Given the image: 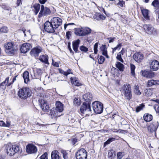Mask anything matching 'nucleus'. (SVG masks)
Listing matches in <instances>:
<instances>
[{
    "instance_id": "3c124183",
    "label": "nucleus",
    "mask_w": 159,
    "mask_h": 159,
    "mask_svg": "<svg viewBox=\"0 0 159 159\" xmlns=\"http://www.w3.org/2000/svg\"><path fill=\"white\" fill-rule=\"evenodd\" d=\"M116 58L117 60H118L119 61H121L122 62H123L124 61L121 57V55L120 54H117V56L116 57Z\"/></svg>"
},
{
    "instance_id": "f704fd0d",
    "label": "nucleus",
    "mask_w": 159,
    "mask_h": 159,
    "mask_svg": "<svg viewBox=\"0 0 159 159\" xmlns=\"http://www.w3.org/2000/svg\"><path fill=\"white\" fill-rule=\"evenodd\" d=\"M83 36L88 35L90 34L92 31L91 30L87 27H83Z\"/></svg>"
},
{
    "instance_id": "7c9ffc66",
    "label": "nucleus",
    "mask_w": 159,
    "mask_h": 159,
    "mask_svg": "<svg viewBox=\"0 0 159 159\" xmlns=\"http://www.w3.org/2000/svg\"><path fill=\"white\" fill-rule=\"evenodd\" d=\"M102 52L103 55L105 56L107 58H108L109 56L107 54V51L106 48V45H102L100 48Z\"/></svg>"
},
{
    "instance_id": "6e6d98bb",
    "label": "nucleus",
    "mask_w": 159,
    "mask_h": 159,
    "mask_svg": "<svg viewBox=\"0 0 159 159\" xmlns=\"http://www.w3.org/2000/svg\"><path fill=\"white\" fill-rule=\"evenodd\" d=\"M113 155H115L114 151L113 150H111L108 153V156L110 157H112Z\"/></svg>"
},
{
    "instance_id": "338daca9",
    "label": "nucleus",
    "mask_w": 159,
    "mask_h": 159,
    "mask_svg": "<svg viewBox=\"0 0 159 159\" xmlns=\"http://www.w3.org/2000/svg\"><path fill=\"white\" fill-rule=\"evenodd\" d=\"M6 127H9L11 125V122L9 121H6V124H5Z\"/></svg>"
},
{
    "instance_id": "aec40b11",
    "label": "nucleus",
    "mask_w": 159,
    "mask_h": 159,
    "mask_svg": "<svg viewBox=\"0 0 159 159\" xmlns=\"http://www.w3.org/2000/svg\"><path fill=\"white\" fill-rule=\"evenodd\" d=\"M75 34L79 36H83V27L78 28L75 29Z\"/></svg>"
},
{
    "instance_id": "1a4fd4ad",
    "label": "nucleus",
    "mask_w": 159,
    "mask_h": 159,
    "mask_svg": "<svg viewBox=\"0 0 159 159\" xmlns=\"http://www.w3.org/2000/svg\"><path fill=\"white\" fill-rule=\"evenodd\" d=\"M43 50L42 48L39 46H36L33 48L30 52L31 56H34L36 59L39 58V54Z\"/></svg>"
},
{
    "instance_id": "20e7f679",
    "label": "nucleus",
    "mask_w": 159,
    "mask_h": 159,
    "mask_svg": "<svg viewBox=\"0 0 159 159\" xmlns=\"http://www.w3.org/2000/svg\"><path fill=\"white\" fill-rule=\"evenodd\" d=\"M4 46L6 52L10 55L14 54L18 49L17 46L12 42L8 43Z\"/></svg>"
},
{
    "instance_id": "58836bf2",
    "label": "nucleus",
    "mask_w": 159,
    "mask_h": 159,
    "mask_svg": "<svg viewBox=\"0 0 159 159\" xmlns=\"http://www.w3.org/2000/svg\"><path fill=\"white\" fill-rule=\"evenodd\" d=\"M8 30V29L6 26H3L0 28V32L2 33H7V32Z\"/></svg>"
},
{
    "instance_id": "c03bdc74",
    "label": "nucleus",
    "mask_w": 159,
    "mask_h": 159,
    "mask_svg": "<svg viewBox=\"0 0 159 159\" xmlns=\"http://www.w3.org/2000/svg\"><path fill=\"white\" fill-rule=\"evenodd\" d=\"M61 152L63 155V157L64 159H67L68 157L67 156V153L66 151L64 150H61Z\"/></svg>"
},
{
    "instance_id": "8fccbe9b",
    "label": "nucleus",
    "mask_w": 159,
    "mask_h": 159,
    "mask_svg": "<svg viewBox=\"0 0 159 159\" xmlns=\"http://www.w3.org/2000/svg\"><path fill=\"white\" fill-rule=\"evenodd\" d=\"M98 43H96L94 45V53L95 54H97L98 52Z\"/></svg>"
},
{
    "instance_id": "864d4df0",
    "label": "nucleus",
    "mask_w": 159,
    "mask_h": 159,
    "mask_svg": "<svg viewBox=\"0 0 159 159\" xmlns=\"http://www.w3.org/2000/svg\"><path fill=\"white\" fill-rule=\"evenodd\" d=\"M20 31L21 32V31H22L24 33V36H26V34H27L28 35H30V30L27 31H26V32H25V30H20Z\"/></svg>"
},
{
    "instance_id": "603ef678",
    "label": "nucleus",
    "mask_w": 159,
    "mask_h": 159,
    "mask_svg": "<svg viewBox=\"0 0 159 159\" xmlns=\"http://www.w3.org/2000/svg\"><path fill=\"white\" fill-rule=\"evenodd\" d=\"M148 71L146 70H144L143 71H142V75L143 76L147 78L148 73Z\"/></svg>"
},
{
    "instance_id": "a211bd4d",
    "label": "nucleus",
    "mask_w": 159,
    "mask_h": 159,
    "mask_svg": "<svg viewBox=\"0 0 159 159\" xmlns=\"http://www.w3.org/2000/svg\"><path fill=\"white\" fill-rule=\"evenodd\" d=\"M143 29L148 34H151L154 30L153 27L150 24H144L143 26Z\"/></svg>"
},
{
    "instance_id": "a878e982",
    "label": "nucleus",
    "mask_w": 159,
    "mask_h": 159,
    "mask_svg": "<svg viewBox=\"0 0 159 159\" xmlns=\"http://www.w3.org/2000/svg\"><path fill=\"white\" fill-rule=\"evenodd\" d=\"M9 79V77H7L6 78L5 80L0 84V90L1 89L5 90L6 89V86L8 83Z\"/></svg>"
},
{
    "instance_id": "4c0bfd02",
    "label": "nucleus",
    "mask_w": 159,
    "mask_h": 159,
    "mask_svg": "<svg viewBox=\"0 0 159 159\" xmlns=\"http://www.w3.org/2000/svg\"><path fill=\"white\" fill-rule=\"evenodd\" d=\"M134 92L135 93L138 95H140L141 92L139 90V87L137 85H135L134 86Z\"/></svg>"
},
{
    "instance_id": "412c9836",
    "label": "nucleus",
    "mask_w": 159,
    "mask_h": 159,
    "mask_svg": "<svg viewBox=\"0 0 159 159\" xmlns=\"http://www.w3.org/2000/svg\"><path fill=\"white\" fill-rule=\"evenodd\" d=\"M156 85H159V80H150L148 81L147 87H150Z\"/></svg>"
},
{
    "instance_id": "ea45409f",
    "label": "nucleus",
    "mask_w": 159,
    "mask_h": 159,
    "mask_svg": "<svg viewBox=\"0 0 159 159\" xmlns=\"http://www.w3.org/2000/svg\"><path fill=\"white\" fill-rule=\"evenodd\" d=\"M130 67L131 70V73L133 76H134L135 75L134 70L135 68V66L133 64H130Z\"/></svg>"
},
{
    "instance_id": "de8ad7c7",
    "label": "nucleus",
    "mask_w": 159,
    "mask_h": 159,
    "mask_svg": "<svg viewBox=\"0 0 159 159\" xmlns=\"http://www.w3.org/2000/svg\"><path fill=\"white\" fill-rule=\"evenodd\" d=\"M80 49L81 51L85 52L88 51V48L84 46H80Z\"/></svg>"
},
{
    "instance_id": "49530a36",
    "label": "nucleus",
    "mask_w": 159,
    "mask_h": 159,
    "mask_svg": "<svg viewBox=\"0 0 159 159\" xmlns=\"http://www.w3.org/2000/svg\"><path fill=\"white\" fill-rule=\"evenodd\" d=\"M152 94V92L150 89L148 90L145 93L146 96H150Z\"/></svg>"
},
{
    "instance_id": "b1692460",
    "label": "nucleus",
    "mask_w": 159,
    "mask_h": 159,
    "mask_svg": "<svg viewBox=\"0 0 159 159\" xmlns=\"http://www.w3.org/2000/svg\"><path fill=\"white\" fill-rule=\"evenodd\" d=\"M70 80L71 83L75 86H79L82 84L79 82L78 79L75 77H71L70 78Z\"/></svg>"
},
{
    "instance_id": "2f4dec72",
    "label": "nucleus",
    "mask_w": 159,
    "mask_h": 159,
    "mask_svg": "<svg viewBox=\"0 0 159 159\" xmlns=\"http://www.w3.org/2000/svg\"><path fill=\"white\" fill-rule=\"evenodd\" d=\"M23 78L25 83H27L29 81V73L28 71H25L23 74Z\"/></svg>"
},
{
    "instance_id": "e433bc0d",
    "label": "nucleus",
    "mask_w": 159,
    "mask_h": 159,
    "mask_svg": "<svg viewBox=\"0 0 159 159\" xmlns=\"http://www.w3.org/2000/svg\"><path fill=\"white\" fill-rule=\"evenodd\" d=\"M33 7L35 10V14L37 15L39 11L40 5L39 4H35L33 5Z\"/></svg>"
},
{
    "instance_id": "c9c22d12",
    "label": "nucleus",
    "mask_w": 159,
    "mask_h": 159,
    "mask_svg": "<svg viewBox=\"0 0 159 159\" xmlns=\"http://www.w3.org/2000/svg\"><path fill=\"white\" fill-rule=\"evenodd\" d=\"M116 67L121 71H123L124 69V65L120 62H116Z\"/></svg>"
},
{
    "instance_id": "774afa93",
    "label": "nucleus",
    "mask_w": 159,
    "mask_h": 159,
    "mask_svg": "<svg viewBox=\"0 0 159 159\" xmlns=\"http://www.w3.org/2000/svg\"><path fill=\"white\" fill-rule=\"evenodd\" d=\"M39 2L42 4H44L47 1V0H38Z\"/></svg>"
},
{
    "instance_id": "423d86ee",
    "label": "nucleus",
    "mask_w": 159,
    "mask_h": 159,
    "mask_svg": "<svg viewBox=\"0 0 159 159\" xmlns=\"http://www.w3.org/2000/svg\"><path fill=\"white\" fill-rule=\"evenodd\" d=\"M6 149L7 154L9 156H12L17 152L20 150V148L19 146L18 145H11L7 146Z\"/></svg>"
},
{
    "instance_id": "393cba45",
    "label": "nucleus",
    "mask_w": 159,
    "mask_h": 159,
    "mask_svg": "<svg viewBox=\"0 0 159 159\" xmlns=\"http://www.w3.org/2000/svg\"><path fill=\"white\" fill-rule=\"evenodd\" d=\"M80 41L78 39L77 40L73 42L72 43L73 48L74 50L76 52H77L78 51V48L80 43Z\"/></svg>"
},
{
    "instance_id": "6ab92c4d",
    "label": "nucleus",
    "mask_w": 159,
    "mask_h": 159,
    "mask_svg": "<svg viewBox=\"0 0 159 159\" xmlns=\"http://www.w3.org/2000/svg\"><path fill=\"white\" fill-rule=\"evenodd\" d=\"M93 98V95L90 93H88L83 95V99L84 100L86 101L85 102H90L92 100Z\"/></svg>"
},
{
    "instance_id": "4be33fe9",
    "label": "nucleus",
    "mask_w": 159,
    "mask_h": 159,
    "mask_svg": "<svg viewBox=\"0 0 159 159\" xmlns=\"http://www.w3.org/2000/svg\"><path fill=\"white\" fill-rule=\"evenodd\" d=\"M56 107L55 109L59 112H62L63 110V105L59 101L57 102L56 103Z\"/></svg>"
},
{
    "instance_id": "0eeeda50",
    "label": "nucleus",
    "mask_w": 159,
    "mask_h": 159,
    "mask_svg": "<svg viewBox=\"0 0 159 159\" xmlns=\"http://www.w3.org/2000/svg\"><path fill=\"white\" fill-rule=\"evenodd\" d=\"M159 125V123L157 121H153L148 126L147 129L148 132L151 133H154V135H156V131Z\"/></svg>"
},
{
    "instance_id": "0e129e2a",
    "label": "nucleus",
    "mask_w": 159,
    "mask_h": 159,
    "mask_svg": "<svg viewBox=\"0 0 159 159\" xmlns=\"http://www.w3.org/2000/svg\"><path fill=\"white\" fill-rule=\"evenodd\" d=\"M123 156L122 153L120 152H118L117 154V157L119 159H121L122 158Z\"/></svg>"
},
{
    "instance_id": "6e6552de",
    "label": "nucleus",
    "mask_w": 159,
    "mask_h": 159,
    "mask_svg": "<svg viewBox=\"0 0 159 159\" xmlns=\"http://www.w3.org/2000/svg\"><path fill=\"white\" fill-rule=\"evenodd\" d=\"M75 155L77 159H86L87 152L84 149L81 148L76 152Z\"/></svg>"
},
{
    "instance_id": "052dcab7",
    "label": "nucleus",
    "mask_w": 159,
    "mask_h": 159,
    "mask_svg": "<svg viewBox=\"0 0 159 159\" xmlns=\"http://www.w3.org/2000/svg\"><path fill=\"white\" fill-rule=\"evenodd\" d=\"M115 39V38H108L107 39L109 40V43H111L113 42Z\"/></svg>"
},
{
    "instance_id": "79ce46f5",
    "label": "nucleus",
    "mask_w": 159,
    "mask_h": 159,
    "mask_svg": "<svg viewBox=\"0 0 159 159\" xmlns=\"http://www.w3.org/2000/svg\"><path fill=\"white\" fill-rule=\"evenodd\" d=\"M115 139L113 138H109L106 142L104 143V145H108L112 141H115Z\"/></svg>"
},
{
    "instance_id": "69168bd1",
    "label": "nucleus",
    "mask_w": 159,
    "mask_h": 159,
    "mask_svg": "<svg viewBox=\"0 0 159 159\" xmlns=\"http://www.w3.org/2000/svg\"><path fill=\"white\" fill-rule=\"evenodd\" d=\"M154 108L156 111V112L159 113V107L157 105L155 106L154 107Z\"/></svg>"
},
{
    "instance_id": "37998d69",
    "label": "nucleus",
    "mask_w": 159,
    "mask_h": 159,
    "mask_svg": "<svg viewBox=\"0 0 159 159\" xmlns=\"http://www.w3.org/2000/svg\"><path fill=\"white\" fill-rule=\"evenodd\" d=\"M73 103L75 105L77 106H79L81 103L80 100L76 98H74Z\"/></svg>"
},
{
    "instance_id": "f8f14e48",
    "label": "nucleus",
    "mask_w": 159,
    "mask_h": 159,
    "mask_svg": "<svg viewBox=\"0 0 159 159\" xmlns=\"http://www.w3.org/2000/svg\"><path fill=\"white\" fill-rule=\"evenodd\" d=\"M51 23H52L55 28L56 29L59 26L62 24V20L60 18L56 17L50 20Z\"/></svg>"
},
{
    "instance_id": "680f3d73",
    "label": "nucleus",
    "mask_w": 159,
    "mask_h": 159,
    "mask_svg": "<svg viewBox=\"0 0 159 159\" xmlns=\"http://www.w3.org/2000/svg\"><path fill=\"white\" fill-rule=\"evenodd\" d=\"M87 40L89 42H91L93 40V38L92 37H87Z\"/></svg>"
},
{
    "instance_id": "a19ab883",
    "label": "nucleus",
    "mask_w": 159,
    "mask_h": 159,
    "mask_svg": "<svg viewBox=\"0 0 159 159\" xmlns=\"http://www.w3.org/2000/svg\"><path fill=\"white\" fill-rule=\"evenodd\" d=\"M144 107V105L143 104H140L139 106L137 107L136 109V112H138L143 109Z\"/></svg>"
},
{
    "instance_id": "f257e3e1",
    "label": "nucleus",
    "mask_w": 159,
    "mask_h": 159,
    "mask_svg": "<svg viewBox=\"0 0 159 159\" xmlns=\"http://www.w3.org/2000/svg\"><path fill=\"white\" fill-rule=\"evenodd\" d=\"M80 111L81 113L85 114L86 116L91 115L92 110L90 107V102H84L80 107Z\"/></svg>"
},
{
    "instance_id": "4468645a",
    "label": "nucleus",
    "mask_w": 159,
    "mask_h": 159,
    "mask_svg": "<svg viewBox=\"0 0 159 159\" xmlns=\"http://www.w3.org/2000/svg\"><path fill=\"white\" fill-rule=\"evenodd\" d=\"M26 150L27 152L29 154L35 153L37 151L36 147L32 144H28L26 146Z\"/></svg>"
},
{
    "instance_id": "13d9d810",
    "label": "nucleus",
    "mask_w": 159,
    "mask_h": 159,
    "mask_svg": "<svg viewBox=\"0 0 159 159\" xmlns=\"http://www.w3.org/2000/svg\"><path fill=\"white\" fill-rule=\"evenodd\" d=\"M17 77V75L15 76L13 79L12 80L11 82L9 83L8 85L7 86H10L16 80V78Z\"/></svg>"
},
{
    "instance_id": "bb28decb",
    "label": "nucleus",
    "mask_w": 159,
    "mask_h": 159,
    "mask_svg": "<svg viewBox=\"0 0 159 159\" xmlns=\"http://www.w3.org/2000/svg\"><path fill=\"white\" fill-rule=\"evenodd\" d=\"M52 159H60V157L58 154V152L57 150L53 151L51 153Z\"/></svg>"
},
{
    "instance_id": "9b49d317",
    "label": "nucleus",
    "mask_w": 159,
    "mask_h": 159,
    "mask_svg": "<svg viewBox=\"0 0 159 159\" xmlns=\"http://www.w3.org/2000/svg\"><path fill=\"white\" fill-rule=\"evenodd\" d=\"M44 29L48 33H52L56 30L50 21H46L44 24Z\"/></svg>"
},
{
    "instance_id": "f03ea898",
    "label": "nucleus",
    "mask_w": 159,
    "mask_h": 159,
    "mask_svg": "<svg viewBox=\"0 0 159 159\" xmlns=\"http://www.w3.org/2000/svg\"><path fill=\"white\" fill-rule=\"evenodd\" d=\"M122 89L125 98L128 100H130L132 96L130 85L129 84H125L122 86Z\"/></svg>"
},
{
    "instance_id": "7ed1b4c3",
    "label": "nucleus",
    "mask_w": 159,
    "mask_h": 159,
    "mask_svg": "<svg viewBox=\"0 0 159 159\" xmlns=\"http://www.w3.org/2000/svg\"><path fill=\"white\" fill-rule=\"evenodd\" d=\"M18 93L20 98L26 99L30 96L31 91L29 88H23L19 90Z\"/></svg>"
},
{
    "instance_id": "c756f323",
    "label": "nucleus",
    "mask_w": 159,
    "mask_h": 159,
    "mask_svg": "<svg viewBox=\"0 0 159 159\" xmlns=\"http://www.w3.org/2000/svg\"><path fill=\"white\" fill-rule=\"evenodd\" d=\"M39 59L41 61L45 64H48V57L47 56L44 55H41L39 57Z\"/></svg>"
},
{
    "instance_id": "4d7b16f0",
    "label": "nucleus",
    "mask_w": 159,
    "mask_h": 159,
    "mask_svg": "<svg viewBox=\"0 0 159 159\" xmlns=\"http://www.w3.org/2000/svg\"><path fill=\"white\" fill-rule=\"evenodd\" d=\"M125 4V2L122 0H119V2L118 3V5L121 7H123Z\"/></svg>"
},
{
    "instance_id": "5fc2aeb1",
    "label": "nucleus",
    "mask_w": 159,
    "mask_h": 159,
    "mask_svg": "<svg viewBox=\"0 0 159 159\" xmlns=\"http://www.w3.org/2000/svg\"><path fill=\"white\" fill-rule=\"evenodd\" d=\"M47 155L46 152L44 153L40 157V159H48Z\"/></svg>"
},
{
    "instance_id": "9d476101",
    "label": "nucleus",
    "mask_w": 159,
    "mask_h": 159,
    "mask_svg": "<svg viewBox=\"0 0 159 159\" xmlns=\"http://www.w3.org/2000/svg\"><path fill=\"white\" fill-rule=\"evenodd\" d=\"M39 102L40 103V107L42 110L44 112H48L50 107L47 101L43 99H39Z\"/></svg>"
},
{
    "instance_id": "ddd939ff",
    "label": "nucleus",
    "mask_w": 159,
    "mask_h": 159,
    "mask_svg": "<svg viewBox=\"0 0 159 159\" xmlns=\"http://www.w3.org/2000/svg\"><path fill=\"white\" fill-rule=\"evenodd\" d=\"M51 13L49 9L47 7H44L43 5L41 6L40 11L39 14V17L40 18L43 16L49 15Z\"/></svg>"
},
{
    "instance_id": "c85d7f7f",
    "label": "nucleus",
    "mask_w": 159,
    "mask_h": 159,
    "mask_svg": "<svg viewBox=\"0 0 159 159\" xmlns=\"http://www.w3.org/2000/svg\"><path fill=\"white\" fill-rule=\"evenodd\" d=\"M93 18L98 20H105L106 16L97 13L94 15Z\"/></svg>"
},
{
    "instance_id": "5701e85b",
    "label": "nucleus",
    "mask_w": 159,
    "mask_h": 159,
    "mask_svg": "<svg viewBox=\"0 0 159 159\" xmlns=\"http://www.w3.org/2000/svg\"><path fill=\"white\" fill-rule=\"evenodd\" d=\"M49 114L53 119H55L58 116L57 112L55 108H52L50 110Z\"/></svg>"
},
{
    "instance_id": "72a5a7b5",
    "label": "nucleus",
    "mask_w": 159,
    "mask_h": 159,
    "mask_svg": "<svg viewBox=\"0 0 159 159\" xmlns=\"http://www.w3.org/2000/svg\"><path fill=\"white\" fill-rule=\"evenodd\" d=\"M143 15L146 20L149 19V17L148 16V10L146 9H143L141 10Z\"/></svg>"
},
{
    "instance_id": "f3484780",
    "label": "nucleus",
    "mask_w": 159,
    "mask_h": 159,
    "mask_svg": "<svg viewBox=\"0 0 159 159\" xmlns=\"http://www.w3.org/2000/svg\"><path fill=\"white\" fill-rule=\"evenodd\" d=\"M133 58L136 62H140L144 58V56L140 52H137L133 55Z\"/></svg>"
},
{
    "instance_id": "cd10ccee",
    "label": "nucleus",
    "mask_w": 159,
    "mask_h": 159,
    "mask_svg": "<svg viewBox=\"0 0 159 159\" xmlns=\"http://www.w3.org/2000/svg\"><path fill=\"white\" fill-rule=\"evenodd\" d=\"M152 5L156 9V13L159 12V0H154L152 3Z\"/></svg>"
},
{
    "instance_id": "473e14b6",
    "label": "nucleus",
    "mask_w": 159,
    "mask_h": 159,
    "mask_svg": "<svg viewBox=\"0 0 159 159\" xmlns=\"http://www.w3.org/2000/svg\"><path fill=\"white\" fill-rule=\"evenodd\" d=\"M144 120L147 122H149L152 119V116L148 113H145L143 116Z\"/></svg>"
},
{
    "instance_id": "bf43d9fd",
    "label": "nucleus",
    "mask_w": 159,
    "mask_h": 159,
    "mask_svg": "<svg viewBox=\"0 0 159 159\" xmlns=\"http://www.w3.org/2000/svg\"><path fill=\"white\" fill-rule=\"evenodd\" d=\"M52 65L57 67H59V66L58 63L57 62H54L53 59L52 60Z\"/></svg>"
},
{
    "instance_id": "a18cd8bd",
    "label": "nucleus",
    "mask_w": 159,
    "mask_h": 159,
    "mask_svg": "<svg viewBox=\"0 0 159 159\" xmlns=\"http://www.w3.org/2000/svg\"><path fill=\"white\" fill-rule=\"evenodd\" d=\"M105 60V58L102 56H100L98 60V62L99 64L103 63Z\"/></svg>"
},
{
    "instance_id": "e2e57ef3",
    "label": "nucleus",
    "mask_w": 159,
    "mask_h": 159,
    "mask_svg": "<svg viewBox=\"0 0 159 159\" xmlns=\"http://www.w3.org/2000/svg\"><path fill=\"white\" fill-rule=\"evenodd\" d=\"M71 35V32L70 31H68L66 33V38L69 39L70 36Z\"/></svg>"
},
{
    "instance_id": "09e8293b",
    "label": "nucleus",
    "mask_w": 159,
    "mask_h": 159,
    "mask_svg": "<svg viewBox=\"0 0 159 159\" xmlns=\"http://www.w3.org/2000/svg\"><path fill=\"white\" fill-rule=\"evenodd\" d=\"M154 76V73L152 72L148 71V73L147 78H152Z\"/></svg>"
},
{
    "instance_id": "39448f33",
    "label": "nucleus",
    "mask_w": 159,
    "mask_h": 159,
    "mask_svg": "<svg viewBox=\"0 0 159 159\" xmlns=\"http://www.w3.org/2000/svg\"><path fill=\"white\" fill-rule=\"evenodd\" d=\"M93 110L96 114H100L103 110V105L99 101H95L92 104Z\"/></svg>"
},
{
    "instance_id": "dca6fc26",
    "label": "nucleus",
    "mask_w": 159,
    "mask_h": 159,
    "mask_svg": "<svg viewBox=\"0 0 159 159\" xmlns=\"http://www.w3.org/2000/svg\"><path fill=\"white\" fill-rule=\"evenodd\" d=\"M150 69L153 71L157 70L159 69V62L156 60H153L150 64Z\"/></svg>"
},
{
    "instance_id": "2eb2a0df",
    "label": "nucleus",
    "mask_w": 159,
    "mask_h": 159,
    "mask_svg": "<svg viewBox=\"0 0 159 159\" xmlns=\"http://www.w3.org/2000/svg\"><path fill=\"white\" fill-rule=\"evenodd\" d=\"M32 47L31 44L29 43H24L21 45L20 50L21 53H25L29 51Z\"/></svg>"
}]
</instances>
